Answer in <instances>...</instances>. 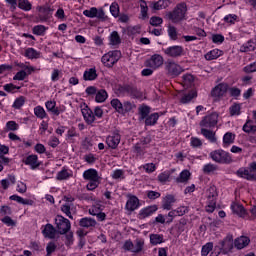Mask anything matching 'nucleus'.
<instances>
[{"mask_svg":"<svg viewBox=\"0 0 256 256\" xmlns=\"http://www.w3.org/2000/svg\"><path fill=\"white\" fill-rule=\"evenodd\" d=\"M83 179L89 181L86 185L87 191H95L101 185V177L96 169L90 168L83 172Z\"/></svg>","mask_w":256,"mask_h":256,"instance_id":"nucleus-1","label":"nucleus"},{"mask_svg":"<svg viewBox=\"0 0 256 256\" xmlns=\"http://www.w3.org/2000/svg\"><path fill=\"white\" fill-rule=\"evenodd\" d=\"M167 17L172 23H181V21H187V4H177L173 11L167 14Z\"/></svg>","mask_w":256,"mask_h":256,"instance_id":"nucleus-2","label":"nucleus"},{"mask_svg":"<svg viewBox=\"0 0 256 256\" xmlns=\"http://www.w3.org/2000/svg\"><path fill=\"white\" fill-rule=\"evenodd\" d=\"M209 157L214 161V163H219V165H229L233 163V157H231V154L223 149L213 150L209 153Z\"/></svg>","mask_w":256,"mask_h":256,"instance_id":"nucleus-3","label":"nucleus"},{"mask_svg":"<svg viewBox=\"0 0 256 256\" xmlns=\"http://www.w3.org/2000/svg\"><path fill=\"white\" fill-rule=\"evenodd\" d=\"M217 197H219V193H217V187L215 185L210 186L206 190V212L213 213L217 208Z\"/></svg>","mask_w":256,"mask_h":256,"instance_id":"nucleus-4","label":"nucleus"},{"mask_svg":"<svg viewBox=\"0 0 256 256\" xmlns=\"http://www.w3.org/2000/svg\"><path fill=\"white\" fill-rule=\"evenodd\" d=\"M54 225L57 233L59 235H67L71 231V221L63 217L62 215H57L54 220Z\"/></svg>","mask_w":256,"mask_h":256,"instance_id":"nucleus-5","label":"nucleus"},{"mask_svg":"<svg viewBox=\"0 0 256 256\" xmlns=\"http://www.w3.org/2000/svg\"><path fill=\"white\" fill-rule=\"evenodd\" d=\"M164 69L169 77H179L181 73H184L185 68L178 64L175 60H167L164 63Z\"/></svg>","mask_w":256,"mask_h":256,"instance_id":"nucleus-6","label":"nucleus"},{"mask_svg":"<svg viewBox=\"0 0 256 256\" xmlns=\"http://www.w3.org/2000/svg\"><path fill=\"white\" fill-rule=\"evenodd\" d=\"M119 59H121V51L112 50L102 56L101 62L104 67L111 69V67H113L119 61Z\"/></svg>","mask_w":256,"mask_h":256,"instance_id":"nucleus-7","label":"nucleus"},{"mask_svg":"<svg viewBox=\"0 0 256 256\" xmlns=\"http://www.w3.org/2000/svg\"><path fill=\"white\" fill-rule=\"evenodd\" d=\"M228 91L229 84L220 83L211 90V97H213L216 100L223 99V97H227Z\"/></svg>","mask_w":256,"mask_h":256,"instance_id":"nucleus-8","label":"nucleus"},{"mask_svg":"<svg viewBox=\"0 0 256 256\" xmlns=\"http://www.w3.org/2000/svg\"><path fill=\"white\" fill-rule=\"evenodd\" d=\"M164 62L165 60L163 59V56L159 54H154L145 61L144 65L145 67H149L150 69H153V71H155L159 69V67H162Z\"/></svg>","mask_w":256,"mask_h":256,"instance_id":"nucleus-9","label":"nucleus"},{"mask_svg":"<svg viewBox=\"0 0 256 256\" xmlns=\"http://www.w3.org/2000/svg\"><path fill=\"white\" fill-rule=\"evenodd\" d=\"M163 51L167 57H171L172 59H177V58L183 57V55H185V48H183V46H179V45L169 46L168 48L164 49Z\"/></svg>","mask_w":256,"mask_h":256,"instance_id":"nucleus-10","label":"nucleus"},{"mask_svg":"<svg viewBox=\"0 0 256 256\" xmlns=\"http://www.w3.org/2000/svg\"><path fill=\"white\" fill-rule=\"evenodd\" d=\"M22 163H24V165H27L28 167H30V169L35 170L39 167H41V162L39 161V156H37L36 154H30L28 156H26L25 158H23Z\"/></svg>","mask_w":256,"mask_h":256,"instance_id":"nucleus-11","label":"nucleus"},{"mask_svg":"<svg viewBox=\"0 0 256 256\" xmlns=\"http://www.w3.org/2000/svg\"><path fill=\"white\" fill-rule=\"evenodd\" d=\"M36 11L38 13H43V15L39 16V20L41 23H45L46 21H49V13H53V9L51 8V5L45 4L43 6H37Z\"/></svg>","mask_w":256,"mask_h":256,"instance_id":"nucleus-12","label":"nucleus"},{"mask_svg":"<svg viewBox=\"0 0 256 256\" xmlns=\"http://www.w3.org/2000/svg\"><path fill=\"white\" fill-rule=\"evenodd\" d=\"M218 119L219 115H217V113H212L202 119L200 122V127L211 129V127H215V125H217Z\"/></svg>","mask_w":256,"mask_h":256,"instance_id":"nucleus-13","label":"nucleus"},{"mask_svg":"<svg viewBox=\"0 0 256 256\" xmlns=\"http://www.w3.org/2000/svg\"><path fill=\"white\" fill-rule=\"evenodd\" d=\"M236 175L238 177H241L242 179H247V181H255V179H256L255 172H253L251 169H247V168H240L236 172Z\"/></svg>","mask_w":256,"mask_h":256,"instance_id":"nucleus-14","label":"nucleus"},{"mask_svg":"<svg viewBox=\"0 0 256 256\" xmlns=\"http://www.w3.org/2000/svg\"><path fill=\"white\" fill-rule=\"evenodd\" d=\"M223 253H231L233 251V235H227L222 242H220Z\"/></svg>","mask_w":256,"mask_h":256,"instance_id":"nucleus-15","label":"nucleus"},{"mask_svg":"<svg viewBox=\"0 0 256 256\" xmlns=\"http://www.w3.org/2000/svg\"><path fill=\"white\" fill-rule=\"evenodd\" d=\"M139 198L137 196H129L128 200L125 205L126 211H129L130 213H133V211H136V209H139Z\"/></svg>","mask_w":256,"mask_h":256,"instance_id":"nucleus-16","label":"nucleus"},{"mask_svg":"<svg viewBox=\"0 0 256 256\" xmlns=\"http://www.w3.org/2000/svg\"><path fill=\"white\" fill-rule=\"evenodd\" d=\"M232 213L234 215H237L238 217H242V219H247V210H245V207L243 205L233 202L230 206Z\"/></svg>","mask_w":256,"mask_h":256,"instance_id":"nucleus-17","label":"nucleus"},{"mask_svg":"<svg viewBox=\"0 0 256 256\" xmlns=\"http://www.w3.org/2000/svg\"><path fill=\"white\" fill-rule=\"evenodd\" d=\"M82 115L87 125H93L95 123V114L88 106L82 108Z\"/></svg>","mask_w":256,"mask_h":256,"instance_id":"nucleus-18","label":"nucleus"},{"mask_svg":"<svg viewBox=\"0 0 256 256\" xmlns=\"http://www.w3.org/2000/svg\"><path fill=\"white\" fill-rule=\"evenodd\" d=\"M121 143V135L118 133L112 134L106 138V144L110 149H117Z\"/></svg>","mask_w":256,"mask_h":256,"instance_id":"nucleus-19","label":"nucleus"},{"mask_svg":"<svg viewBox=\"0 0 256 256\" xmlns=\"http://www.w3.org/2000/svg\"><path fill=\"white\" fill-rule=\"evenodd\" d=\"M156 212H157V206L155 205L142 208L139 211L138 219H147V217H151V215H153V213H156Z\"/></svg>","mask_w":256,"mask_h":256,"instance_id":"nucleus-20","label":"nucleus"},{"mask_svg":"<svg viewBox=\"0 0 256 256\" xmlns=\"http://www.w3.org/2000/svg\"><path fill=\"white\" fill-rule=\"evenodd\" d=\"M251 243V240L247 236H240L234 240V247L236 249H245Z\"/></svg>","mask_w":256,"mask_h":256,"instance_id":"nucleus-21","label":"nucleus"},{"mask_svg":"<svg viewBox=\"0 0 256 256\" xmlns=\"http://www.w3.org/2000/svg\"><path fill=\"white\" fill-rule=\"evenodd\" d=\"M42 233L47 239H55V236L57 235V228H54L53 224H46Z\"/></svg>","mask_w":256,"mask_h":256,"instance_id":"nucleus-22","label":"nucleus"},{"mask_svg":"<svg viewBox=\"0 0 256 256\" xmlns=\"http://www.w3.org/2000/svg\"><path fill=\"white\" fill-rule=\"evenodd\" d=\"M99 75L97 74V68H89L86 69L83 73V79L84 81H95Z\"/></svg>","mask_w":256,"mask_h":256,"instance_id":"nucleus-23","label":"nucleus"},{"mask_svg":"<svg viewBox=\"0 0 256 256\" xmlns=\"http://www.w3.org/2000/svg\"><path fill=\"white\" fill-rule=\"evenodd\" d=\"M175 196L168 194L165 196V198L162 201V208L166 211H171L173 208V203H175Z\"/></svg>","mask_w":256,"mask_h":256,"instance_id":"nucleus-24","label":"nucleus"},{"mask_svg":"<svg viewBox=\"0 0 256 256\" xmlns=\"http://www.w3.org/2000/svg\"><path fill=\"white\" fill-rule=\"evenodd\" d=\"M201 135L210 141V143H217V136H215V132L208 130L206 127L201 128Z\"/></svg>","mask_w":256,"mask_h":256,"instance_id":"nucleus-25","label":"nucleus"},{"mask_svg":"<svg viewBox=\"0 0 256 256\" xmlns=\"http://www.w3.org/2000/svg\"><path fill=\"white\" fill-rule=\"evenodd\" d=\"M223 56V50L213 49L205 54L206 61H214V59H219V57Z\"/></svg>","mask_w":256,"mask_h":256,"instance_id":"nucleus-26","label":"nucleus"},{"mask_svg":"<svg viewBox=\"0 0 256 256\" xmlns=\"http://www.w3.org/2000/svg\"><path fill=\"white\" fill-rule=\"evenodd\" d=\"M235 133L226 132L223 136V147H229L235 143Z\"/></svg>","mask_w":256,"mask_h":256,"instance_id":"nucleus-27","label":"nucleus"},{"mask_svg":"<svg viewBox=\"0 0 256 256\" xmlns=\"http://www.w3.org/2000/svg\"><path fill=\"white\" fill-rule=\"evenodd\" d=\"M24 57L27 59H39L41 52L35 50V48H26L24 51Z\"/></svg>","mask_w":256,"mask_h":256,"instance_id":"nucleus-28","label":"nucleus"},{"mask_svg":"<svg viewBox=\"0 0 256 256\" xmlns=\"http://www.w3.org/2000/svg\"><path fill=\"white\" fill-rule=\"evenodd\" d=\"M80 227H84L85 229H89V227H95L97 225V221L93 218L85 217L80 219L79 221Z\"/></svg>","mask_w":256,"mask_h":256,"instance_id":"nucleus-29","label":"nucleus"},{"mask_svg":"<svg viewBox=\"0 0 256 256\" xmlns=\"http://www.w3.org/2000/svg\"><path fill=\"white\" fill-rule=\"evenodd\" d=\"M196 97H197V91L192 90L181 97L180 103H182L183 105L187 103H191V101H193V99H195Z\"/></svg>","mask_w":256,"mask_h":256,"instance_id":"nucleus-30","label":"nucleus"},{"mask_svg":"<svg viewBox=\"0 0 256 256\" xmlns=\"http://www.w3.org/2000/svg\"><path fill=\"white\" fill-rule=\"evenodd\" d=\"M108 97H109V94L107 93V90L100 89L96 92L95 101L96 103H105Z\"/></svg>","mask_w":256,"mask_h":256,"instance_id":"nucleus-31","label":"nucleus"},{"mask_svg":"<svg viewBox=\"0 0 256 256\" xmlns=\"http://www.w3.org/2000/svg\"><path fill=\"white\" fill-rule=\"evenodd\" d=\"M204 175H213L216 171H219V167L216 164L208 163L202 168Z\"/></svg>","mask_w":256,"mask_h":256,"instance_id":"nucleus-32","label":"nucleus"},{"mask_svg":"<svg viewBox=\"0 0 256 256\" xmlns=\"http://www.w3.org/2000/svg\"><path fill=\"white\" fill-rule=\"evenodd\" d=\"M144 247H145V240L143 238H138L134 242L132 253H141Z\"/></svg>","mask_w":256,"mask_h":256,"instance_id":"nucleus-33","label":"nucleus"},{"mask_svg":"<svg viewBox=\"0 0 256 256\" xmlns=\"http://www.w3.org/2000/svg\"><path fill=\"white\" fill-rule=\"evenodd\" d=\"M191 179V172L189 170H183L176 178V183H187Z\"/></svg>","mask_w":256,"mask_h":256,"instance_id":"nucleus-34","label":"nucleus"},{"mask_svg":"<svg viewBox=\"0 0 256 256\" xmlns=\"http://www.w3.org/2000/svg\"><path fill=\"white\" fill-rule=\"evenodd\" d=\"M157 121H159V113H152L145 118V125L146 126L157 125Z\"/></svg>","mask_w":256,"mask_h":256,"instance_id":"nucleus-35","label":"nucleus"},{"mask_svg":"<svg viewBox=\"0 0 256 256\" xmlns=\"http://www.w3.org/2000/svg\"><path fill=\"white\" fill-rule=\"evenodd\" d=\"M256 44L253 40H249L247 43L240 47L241 53H249L250 51H255Z\"/></svg>","mask_w":256,"mask_h":256,"instance_id":"nucleus-36","label":"nucleus"},{"mask_svg":"<svg viewBox=\"0 0 256 256\" xmlns=\"http://www.w3.org/2000/svg\"><path fill=\"white\" fill-rule=\"evenodd\" d=\"M150 243L151 245H161V243H165V238L163 234H150Z\"/></svg>","mask_w":256,"mask_h":256,"instance_id":"nucleus-37","label":"nucleus"},{"mask_svg":"<svg viewBox=\"0 0 256 256\" xmlns=\"http://www.w3.org/2000/svg\"><path fill=\"white\" fill-rule=\"evenodd\" d=\"M10 201H16V203H20L21 205H33V200L24 199L19 195H12L9 197Z\"/></svg>","mask_w":256,"mask_h":256,"instance_id":"nucleus-38","label":"nucleus"},{"mask_svg":"<svg viewBox=\"0 0 256 256\" xmlns=\"http://www.w3.org/2000/svg\"><path fill=\"white\" fill-rule=\"evenodd\" d=\"M136 105L135 103L131 102V101H124L122 104V114L121 115H125L126 113H131V111H133V109H136Z\"/></svg>","mask_w":256,"mask_h":256,"instance_id":"nucleus-39","label":"nucleus"},{"mask_svg":"<svg viewBox=\"0 0 256 256\" xmlns=\"http://www.w3.org/2000/svg\"><path fill=\"white\" fill-rule=\"evenodd\" d=\"M139 111V119L143 121V119L147 118L151 113V108L149 106L142 105L138 108Z\"/></svg>","mask_w":256,"mask_h":256,"instance_id":"nucleus-40","label":"nucleus"},{"mask_svg":"<svg viewBox=\"0 0 256 256\" xmlns=\"http://www.w3.org/2000/svg\"><path fill=\"white\" fill-rule=\"evenodd\" d=\"M110 105L113 109H115V111H117V113H120V115L122 114L123 103L121 100L114 98L110 101Z\"/></svg>","mask_w":256,"mask_h":256,"instance_id":"nucleus-41","label":"nucleus"},{"mask_svg":"<svg viewBox=\"0 0 256 256\" xmlns=\"http://www.w3.org/2000/svg\"><path fill=\"white\" fill-rule=\"evenodd\" d=\"M251 123H253V120L248 119L243 125L242 130L244 131V133H256V125H253Z\"/></svg>","mask_w":256,"mask_h":256,"instance_id":"nucleus-42","label":"nucleus"},{"mask_svg":"<svg viewBox=\"0 0 256 256\" xmlns=\"http://www.w3.org/2000/svg\"><path fill=\"white\" fill-rule=\"evenodd\" d=\"M110 45H121V36H119V32L113 31L109 37Z\"/></svg>","mask_w":256,"mask_h":256,"instance_id":"nucleus-43","label":"nucleus"},{"mask_svg":"<svg viewBox=\"0 0 256 256\" xmlns=\"http://www.w3.org/2000/svg\"><path fill=\"white\" fill-rule=\"evenodd\" d=\"M34 115L38 119H46V117H48L47 112L45 111V108H43V106H36L34 108Z\"/></svg>","mask_w":256,"mask_h":256,"instance_id":"nucleus-44","label":"nucleus"},{"mask_svg":"<svg viewBox=\"0 0 256 256\" xmlns=\"http://www.w3.org/2000/svg\"><path fill=\"white\" fill-rule=\"evenodd\" d=\"M18 7L22 11H31L33 9V5L29 0H18Z\"/></svg>","mask_w":256,"mask_h":256,"instance_id":"nucleus-45","label":"nucleus"},{"mask_svg":"<svg viewBox=\"0 0 256 256\" xmlns=\"http://www.w3.org/2000/svg\"><path fill=\"white\" fill-rule=\"evenodd\" d=\"M47 27L44 25H36L33 27L32 32L34 35H38L39 37H43L45 33L47 32Z\"/></svg>","mask_w":256,"mask_h":256,"instance_id":"nucleus-46","label":"nucleus"},{"mask_svg":"<svg viewBox=\"0 0 256 256\" xmlns=\"http://www.w3.org/2000/svg\"><path fill=\"white\" fill-rule=\"evenodd\" d=\"M229 113H230L231 117L241 115V104L234 103L232 106H230Z\"/></svg>","mask_w":256,"mask_h":256,"instance_id":"nucleus-47","label":"nucleus"},{"mask_svg":"<svg viewBox=\"0 0 256 256\" xmlns=\"http://www.w3.org/2000/svg\"><path fill=\"white\" fill-rule=\"evenodd\" d=\"M239 21V16L237 14H228L224 17V23L227 25H235Z\"/></svg>","mask_w":256,"mask_h":256,"instance_id":"nucleus-48","label":"nucleus"},{"mask_svg":"<svg viewBox=\"0 0 256 256\" xmlns=\"http://www.w3.org/2000/svg\"><path fill=\"white\" fill-rule=\"evenodd\" d=\"M167 33L171 41H177V39H179L177 28L175 26H168Z\"/></svg>","mask_w":256,"mask_h":256,"instance_id":"nucleus-49","label":"nucleus"},{"mask_svg":"<svg viewBox=\"0 0 256 256\" xmlns=\"http://www.w3.org/2000/svg\"><path fill=\"white\" fill-rule=\"evenodd\" d=\"M148 13H149V7L147 6V2L142 1V3L140 4L141 19H143V20L147 19Z\"/></svg>","mask_w":256,"mask_h":256,"instance_id":"nucleus-50","label":"nucleus"},{"mask_svg":"<svg viewBox=\"0 0 256 256\" xmlns=\"http://www.w3.org/2000/svg\"><path fill=\"white\" fill-rule=\"evenodd\" d=\"M139 169H144L146 173H155V171H157V166L154 163H147L141 165Z\"/></svg>","mask_w":256,"mask_h":256,"instance_id":"nucleus-51","label":"nucleus"},{"mask_svg":"<svg viewBox=\"0 0 256 256\" xmlns=\"http://www.w3.org/2000/svg\"><path fill=\"white\" fill-rule=\"evenodd\" d=\"M211 251H213V242H208L202 246L201 256H207Z\"/></svg>","mask_w":256,"mask_h":256,"instance_id":"nucleus-52","label":"nucleus"},{"mask_svg":"<svg viewBox=\"0 0 256 256\" xmlns=\"http://www.w3.org/2000/svg\"><path fill=\"white\" fill-rule=\"evenodd\" d=\"M5 131H19V125L17 122L10 120L5 125Z\"/></svg>","mask_w":256,"mask_h":256,"instance_id":"nucleus-53","label":"nucleus"},{"mask_svg":"<svg viewBox=\"0 0 256 256\" xmlns=\"http://www.w3.org/2000/svg\"><path fill=\"white\" fill-rule=\"evenodd\" d=\"M228 93L230 97H234V99H237V97H241V89L237 87H229L228 85Z\"/></svg>","mask_w":256,"mask_h":256,"instance_id":"nucleus-54","label":"nucleus"},{"mask_svg":"<svg viewBox=\"0 0 256 256\" xmlns=\"http://www.w3.org/2000/svg\"><path fill=\"white\" fill-rule=\"evenodd\" d=\"M25 101H26L25 97L24 96H20V97L15 99L12 107L14 109H21V107H23V105H25Z\"/></svg>","mask_w":256,"mask_h":256,"instance_id":"nucleus-55","label":"nucleus"},{"mask_svg":"<svg viewBox=\"0 0 256 256\" xmlns=\"http://www.w3.org/2000/svg\"><path fill=\"white\" fill-rule=\"evenodd\" d=\"M83 15H85V17H89V19H95V17H97V8L92 7L89 10H84Z\"/></svg>","mask_w":256,"mask_h":256,"instance_id":"nucleus-56","label":"nucleus"},{"mask_svg":"<svg viewBox=\"0 0 256 256\" xmlns=\"http://www.w3.org/2000/svg\"><path fill=\"white\" fill-rule=\"evenodd\" d=\"M150 25H152V27H159L163 25V18L159 16H152L150 18Z\"/></svg>","mask_w":256,"mask_h":256,"instance_id":"nucleus-57","label":"nucleus"},{"mask_svg":"<svg viewBox=\"0 0 256 256\" xmlns=\"http://www.w3.org/2000/svg\"><path fill=\"white\" fill-rule=\"evenodd\" d=\"M69 177H71V174L67 169H63L57 174L58 181H65V179H69Z\"/></svg>","mask_w":256,"mask_h":256,"instance_id":"nucleus-58","label":"nucleus"},{"mask_svg":"<svg viewBox=\"0 0 256 256\" xmlns=\"http://www.w3.org/2000/svg\"><path fill=\"white\" fill-rule=\"evenodd\" d=\"M165 7H167L165 0H158L153 3V9L155 11H161V9H165Z\"/></svg>","mask_w":256,"mask_h":256,"instance_id":"nucleus-59","label":"nucleus"},{"mask_svg":"<svg viewBox=\"0 0 256 256\" xmlns=\"http://www.w3.org/2000/svg\"><path fill=\"white\" fill-rule=\"evenodd\" d=\"M4 91H6L7 93H15V90H19L21 89V86H16L13 83H9L3 86Z\"/></svg>","mask_w":256,"mask_h":256,"instance_id":"nucleus-60","label":"nucleus"},{"mask_svg":"<svg viewBox=\"0 0 256 256\" xmlns=\"http://www.w3.org/2000/svg\"><path fill=\"white\" fill-rule=\"evenodd\" d=\"M110 13L113 17H119V4L117 2L110 5Z\"/></svg>","mask_w":256,"mask_h":256,"instance_id":"nucleus-61","label":"nucleus"},{"mask_svg":"<svg viewBox=\"0 0 256 256\" xmlns=\"http://www.w3.org/2000/svg\"><path fill=\"white\" fill-rule=\"evenodd\" d=\"M169 177H171V174H169V172H162L158 175V181L160 183H167V181H169Z\"/></svg>","mask_w":256,"mask_h":256,"instance_id":"nucleus-62","label":"nucleus"},{"mask_svg":"<svg viewBox=\"0 0 256 256\" xmlns=\"http://www.w3.org/2000/svg\"><path fill=\"white\" fill-rule=\"evenodd\" d=\"M244 73H255L256 72V61L245 66L243 68Z\"/></svg>","mask_w":256,"mask_h":256,"instance_id":"nucleus-63","label":"nucleus"},{"mask_svg":"<svg viewBox=\"0 0 256 256\" xmlns=\"http://www.w3.org/2000/svg\"><path fill=\"white\" fill-rule=\"evenodd\" d=\"M129 35H140L141 34V26H133L128 29Z\"/></svg>","mask_w":256,"mask_h":256,"instance_id":"nucleus-64","label":"nucleus"}]
</instances>
